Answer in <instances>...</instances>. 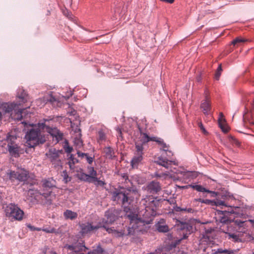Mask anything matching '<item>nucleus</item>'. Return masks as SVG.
<instances>
[{
  "instance_id": "1",
  "label": "nucleus",
  "mask_w": 254,
  "mask_h": 254,
  "mask_svg": "<svg viewBox=\"0 0 254 254\" xmlns=\"http://www.w3.org/2000/svg\"><path fill=\"white\" fill-rule=\"evenodd\" d=\"M124 211L126 212L125 217L129 220V226L127 227V233L125 230H116L114 227H109V224H113L117 219L116 214L112 211H107L105 212V216L106 218H103L99 222L101 225H104L106 228H104L109 234H113L116 237H121L124 236H134L142 231L140 227L142 224L140 218H138V215L132 210L130 207H124Z\"/></svg>"
},
{
  "instance_id": "2",
  "label": "nucleus",
  "mask_w": 254,
  "mask_h": 254,
  "mask_svg": "<svg viewBox=\"0 0 254 254\" xmlns=\"http://www.w3.org/2000/svg\"><path fill=\"white\" fill-rule=\"evenodd\" d=\"M28 95L22 88H19L16 97L19 103H3L0 108L5 113H10L11 118L14 120L21 121L23 118V113L25 109H20L19 106L27 101Z\"/></svg>"
},
{
  "instance_id": "3",
  "label": "nucleus",
  "mask_w": 254,
  "mask_h": 254,
  "mask_svg": "<svg viewBox=\"0 0 254 254\" xmlns=\"http://www.w3.org/2000/svg\"><path fill=\"white\" fill-rule=\"evenodd\" d=\"M48 121L49 120L44 119V123H39L37 125L32 124L30 127L27 129L25 138L29 147L33 148L46 142L45 135L42 132V129H45L46 122Z\"/></svg>"
},
{
  "instance_id": "4",
  "label": "nucleus",
  "mask_w": 254,
  "mask_h": 254,
  "mask_svg": "<svg viewBox=\"0 0 254 254\" xmlns=\"http://www.w3.org/2000/svg\"><path fill=\"white\" fill-rule=\"evenodd\" d=\"M56 188L55 182L50 179L44 180L42 182V190H38L29 189L28 194L32 197L41 199L45 204L50 205L52 203L55 194L53 193V189Z\"/></svg>"
},
{
  "instance_id": "5",
  "label": "nucleus",
  "mask_w": 254,
  "mask_h": 254,
  "mask_svg": "<svg viewBox=\"0 0 254 254\" xmlns=\"http://www.w3.org/2000/svg\"><path fill=\"white\" fill-rule=\"evenodd\" d=\"M5 141L7 142V150L9 155L12 157L17 158L23 153L19 143L18 142L17 137L16 135L7 133L6 136Z\"/></svg>"
},
{
  "instance_id": "6",
  "label": "nucleus",
  "mask_w": 254,
  "mask_h": 254,
  "mask_svg": "<svg viewBox=\"0 0 254 254\" xmlns=\"http://www.w3.org/2000/svg\"><path fill=\"white\" fill-rule=\"evenodd\" d=\"M177 229L180 230V234L183 237L177 238L174 241L172 242L169 245V249L172 250L176 247L182 240L188 237V235L190 234V224L188 222H183L179 221L176 224Z\"/></svg>"
},
{
  "instance_id": "7",
  "label": "nucleus",
  "mask_w": 254,
  "mask_h": 254,
  "mask_svg": "<svg viewBox=\"0 0 254 254\" xmlns=\"http://www.w3.org/2000/svg\"><path fill=\"white\" fill-rule=\"evenodd\" d=\"M133 199L130 192L126 190H117L112 193V200L121 203L125 207H127L126 205L130 204Z\"/></svg>"
},
{
  "instance_id": "8",
  "label": "nucleus",
  "mask_w": 254,
  "mask_h": 254,
  "mask_svg": "<svg viewBox=\"0 0 254 254\" xmlns=\"http://www.w3.org/2000/svg\"><path fill=\"white\" fill-rule=\"evenodd\" d=\"M140 203L144 206L146 212L153 216L156 214L157 208L159 206L160 202L157 197L148 195L142 199Z\"/></svg>"
},
{
  "instance_id": "9",
  "label": "nucleus",
  "mask_w": 254,
  "mask_h": 254,
  "mask_svg": "<svg viewBox=\"0 0 254 254\" xmlns=\"http://www.w3.org/2000/svg\"><path fill=\"white\" fill-rule=\"evenodd\" d=\"M4 211L7 217L18 221L21 220L24 215L23 211L14 203L8 204Z\"/></svg>"
},
{
  "instance_id": "10",
  "label": "nucleus",
  "mask_w": 254,
  "mask_h": 254,
  "mask_svg": "<svg viewBox=\"0 0 254 254\" xmlns=\"http://www.w3.org/2000/svg\"><path fill=\"white\" fill-rule=\"evenodd\" d=\"M135 148L134 155L131 161V165L133 168H137L143 160L144 148L142 147L139 142H135Z\"/></svg>"
},
{
  "instance_id": "11",
  "label": "nucleus",
  "mask_w": 254,
  "mask_h": 254,
  "mask_svg": "<svg viewBox=\"0 0 254 254\" xmlns=\"http://www.w3.org/2000/svg\"><path fill=\"white\" fill-rule=\"evenodd\" d=\"M62 153V150H56L55 148L49 150L48 157L56 168L62 167V162L60 158V155Z\"/></svg>"
},
{
  "instance_id": "12",
  "label": "nucleus",
  "mask_w": 254,
  "mask_h": 254,
  "mask_svg": "<svg viewBox=\"0 0 254 254\" xmlns=\"http://www.w3.org/2000/svg\"><path fill=\"white\" fill-rule=\"evenodd\" d=\"M45 129L52 136L53 140L55 141L56 143L63 140L64 134L57 127H50L49 126L46 124Z\"/></svg>"
},
{
  "instance_id": "13",
  "label": "nucleus",
  "mask_w": 254,
  "mask_h": 254,
  "mask_svg": "<svg viewBox=\"0 0 254 254\" xmlns=\"http://www.w3.org/2000/svg\"><path fill=\"white\" fill-rule=\"evenodd\" d=\"M81 233L82 235L90 233L93 230H96L99 228H106L104 225H101L99 222L96 225H93L91 223L86 222L80 225Z\"/></svg>"
},
{
  "instance_id": "14",
  "label": "nucleus",
  "mask_w": 254,
  "mask_h": 254,
  "mask_svg": "<svg viewBox=\"0 0 254 254\" xmlns=\"http://www.w3.org/2000/svg\"><path fill=\"white\" fill-rule=\"evenodd\" d=\"M137 128L140 133L141 137L135 141V142L140 143L142 147L148 142L150 141H156L158 137L156 136H149L147 133L143 132V128L141 127L140 126L137 124Z\"/></svg>"
},
{
  "instance_id": "15",
  "label": "nucleus",
  "mask_w": 254,
  "mask_h": 254,
  "mask_svg": "<svg viewBox=\"0 0 254 254\" xmlns=\"http://www.w3.org/2000/svg\"><path fill=\"white\" fill-rule=\"evenodd\" d=\"M238 254L235 250L230 249H222V248L218 249L217 250L212 249L211 248H208L203 250V253L201 254Z\"/></svg>"
},
{
  "instance_id": "16",
  "label": "nucleus",
  "mask_w": 254,
  "mask_h": 254,
  "mask_svg": "<svg viewBox=\"0 0 254 254\" xmlns=\"http://www.w3.org/2000/svg\"><path fill=\"white\" fill-rule=\"evenodd\" d=\"M161 190V186L158 182L155 181L151 182L146 187L147 191L151 194L157 193Z\"/></svg>"
},
{
  "instance_id": "17",
  "label": "nucleus",
  "mask_w": 254,
  "mask_h": 254,
  "mask_svg": "<svg viewBox=\"0 0 254 254\" xmlns=\"http://www.w3.org/2000/svg\"><path fill=\"white\" fill-rule=\"evenodd\" d=\"M103 152L104 154L105 158L107 159L113 160L116 157L114 150L110 146L105 147L103 148Z\"/></svg>"
},
{
  "instance_id": "18",
  "label": "nucleus",
  "mask_w": 254,
  "mask_h": 254,
  "mask_svg": "<svg viewBox=\"0 0 254 254\" xmlns=\"http://www.w3.org/2000/svg\"><path fill=\"white\" fill-rule=\"evenodd\" d=\"M121 178L123 181H127L131 185H133V184L136 183L137 184H139V177L137 175H134L131 177L129 179L127 174L123 173L121 174Z\"/></svg>"
},
{
  "instance_id": "19",
  "label": "nucleus",
  "mask_w": 254,
  "mask_h": 254,
  "mask_svg": "<svg viewBox=\"0 0 254 254\" xmlns=\"http://www.w3.org/2000/svg\"><path fill=\"white\" fill-rule=\"evenodd\" d=\"M201 108L205 116H208L211 115V105L209 101L207 100L204 101L201 104Z\"/></svg>"
},
{
  "instance_id": "20",
  "label": "nucleus",
  "mask_w": 254,
  "mask_h": 254,
  "mask_svg": "<svg viewBox=\"0 0 254 254\" xmlns=\"http://www.w3.org/2000/svg\"><path fill=\"white\" fill-rule=\"evenodd\" d=\"M156 162L158 165L164 167L167 169L169 168L170 165L172 163H173L174 164H176L175 161L168 160L166 158H163L162 157H158Z\"/></svg>"
},
{
  "instance_id": "21",
  "label": "nucleus",
  "mask_w": 254,
  "mask_h": 254,
  "mask_svg": "<svg viewBox=\"0 0 254 254\" xmlns=\"http://www.w3.org/2000/svg\"><path fill=\"white\" fill-rule=\"evenodd\" d=\"M17 180L25 183L29 178V172L25 170L18 172Z\"/></svg>"
},
{
  "instance_id": "22",
  "label": "nucleus",
  "mask_w": 254,
  "mask_h": 254,
  "mask_svg": "<svg viewBox=\"0 0 254 254\" xmlns=\"http://www.w3.org/2000/svg\"><path fill=\"white\" fill-rule=\"evenodd\" d=\"M68 157L67 164L69 165L70 170H73L75 168L74 165L79 162L78 160L74 157V155L70 154L67 155Z\"/></svg>"
},
{
  "instance_id": "23",
  "label": "nucleus",
  "mask_w": 254,
  "mask_h": 254,
  "mask_svg": "<svg viewBox=\"0 0 254 254\" xmlns=\"http://www.w3.org/2000/svg\"><path fill=\"white\" fill-rule=\"evenodd\" d=\"M159 145L161 146V149H162L164 151L169 152V154H167L168 156H170L172 155L173 154L171 151L168 150V145L166 144V143L164 142L163 139L158 137L156 140V141Z\"/></svg>"
},
{
  "instance_id": "24",
  "label": "nucleus",
  "mask_w": 254,
  "mask_h": 254,
  "mask_svg": "<svg viewBox=\"0 0 254 254\" xmlns=\"http://www.w3.org/2000/svg\"><path fill=\"white\" fill-rule=\"evenodd\" d=\"M77 154L78 157L81 158V159L85 158L87 162L90 165L93 162L94 156H89L88 153H83L79 151L77 152Z\"/></svg>"
},
{
  "instance_id": "25",
  "label": "nucleus",
  "mask_w": 254,
  "mask_h": 254,
  "mask_svg": "<svg viewBox=\"0 0 254 254\" xmlns=\"http://www.w3.org/2000/svg\"><path fill=\"white\" fill-rule=\"evenodd\" d=\"M223 116L222 113H220V117L218 119V125L222 131L224 133H227L229 130V127L224 125L225 120L222 118Z\"/></svg>"
},
{
  "instance_id": "26",
  "label": "nucleus",
  "mask_w": 254,
  "mask_h": 254,
  "mask_svg": "<svg viewBox=\"0 0 254 254\" xmlns=\"http://www.w3.org/2000/svg\"><path fill=\"white\" fill-rule=\"evenodd\" d=\"M64 216L66 219L74 220L77 217V213L67 209L64 212Z\"/></svg>"
},
{
  "instance_id": "27",
  "label": "nucleus",
  "mask_w": 254,
  "mask_h": 254,
  "mask_svg": "<svg viewBox=\"0 0 254 254\" xmlns=\"http://www.w3.org/2000/svg\"><path fill=\"white\" fill-rule=\"evenodd\" d=\"M87 170L88 173V175H89L90 179L92 180H97V173L93 167L88 166L87 167Z\"/></svg>"
},
{
  "instance_id": "28",
  "label": "nucleus",
  "mask_w": 254,
  "mask_h": 254,
  "mask_svg": "<svg viewBox=\"0 0 254 254\" xmlns=\"http://www.w3.org/2000/svg\"><path fill=\"white\" fill-rule=\"evenodd\" d=\"M77 177L79 180L81 181L87 182H91V181L89 179L90 178L89 177V175L85 173L81 172L78 174Z\"/></svg>"
},
{
  "instance_id": "29",
  "label": "nucleus",
  "mask_w": 254,
  "mask_h": 254,
  "mask_svg": "<svg viewBox=\"0 0 254 254\" xmlns=\"http://www.w3.org/2000/svg\"><path fill=\"white\" fill-rule=\"evenodd\" d=\"M18 172L14 171H10L8 173H7V177L11 181H14L16 180H17Z\"/></svg>"
},
{
  "instance_id": "30",
  "label": "nucleus",
  "mask_w": 254,
  "mask_h": 254,
  "mask_svg": "<svg viewBox=\"0 0 254 254\" xmlns=\"http://www.w3.org/2000/svg\"><path fill=\"white\" fill-rule=\"evenodd\" d=\"M173 210L175 212H190V208H187V207H181L180 206H175L174 207Z\"/></svg>"
},
{
  "instance_id": "31",
  "label": "nucleus",
  "mask_w": 254,
  "mask_h": 254,
  "mask_svg": "<svg viewBox=\"0 0 254 254\" xmlns=\"http://www.w3.org/2000/svg\"><path fill=\"white\" fill-rule=\"evenodd\" d=\"M104 250L101 246H98L95 249L87 252V254H103Z\"/></svg>"
},
{
  "instance_id": "32",
  "label": "nucleus",
  "mask_w": 254,
  "mask_h": 254,
  "mask_svg": "<svg viewBox=\"0 0 254 254\" xmlns=\"http://www.w3.org/2000/svg\"><path fill=\"white\" fill-rule=\"evenodd\" d=\"M191 189L201 192H205L206 190V189L200 185L191 184Z\"/></svg>"
},
{
  "instance_id": "33",
  "label": "nucleus",
  "mask_w": 254,
  "mask_h": 254,
  "mask_svg": "<svg viewBox=\"0 0 254 254\" xmlns=\"http://www.w3.org/2000/svg\"><path fill=\"white\" fill-rule=\"evenodd\" d=\"M196 200L212 206H215V204H216L215 201L210 199H203L201 198H198L197 199H196Z\"/></svg>"
},
{
  "instance_id": "34",
  "label": "nucleus",
  "mask_w": 254,
  "mask_h": 254,
  "mask_svg": "<svg viewBox=\"0 0 254 254\" xmlns=\"http://www.w3.org/2000/svg\"><path fill=\"white\" fill-rule=\"evenodd\" d=\"M191 233L193 232V225H194V230L197 231V225H201L203 224H204L203 223H200L199 220H198L197 219H191Z\"/></svg>"
},
{
  "instance_id": "35",
  "label": "nucleus",
  "mask_w": 254,
  "mask_h": 254,
  "mask_svg": "<svg viewBox=\"0 0 254 254\" xmlns=\"http://www.w3.org/2000/svg\"><path fill=\"white\" fill-rule=\"evenodd\" d=\"M228 238L231 239L235 242H240L241 239L239 238V236L234 233H228Z\"/></svg>"
},
{
  "instance_id": "36",
  "label": "nucleus",
  "mask_w": 254,
  "mask_h": 254,
  "mask_svg": "<svg viewBox=\"0 0 254 254\" xmlns=\"http://www.w3.org/2000/svg\"><path fill=\"white\" fill-rule=\"evenodd\" d=\"M196 124L199 128L200 130L201 131V132L204 134V135H207L208 134V131L206 130L204 127L203 126L202 122L201 121H199L198 120L196 121Z\"/></svg>"
},
{
  "instance_id": "37",
  "label": "nucleus",
  "mask_w": 254,
  "mask_h": 254,
  "mask_svg": "<svg viewBox=\"0 0 254 254\" xmlns=\"http://www.w3.org/2000/svg\"><path fill=\"white\" fill-rule=\"evenodd\" d=\"M159 232H167L169 231V228L167 225H158L157 228Z\"/></svg>"
},
{
  "instance_id": "38",
  "label": "nucleus",
  "mask_w": 254,
  "mask_h": 254,
  "mask_svg": "<svg viewBox=\"0 0 254 254\" xmlns=\"http://www.w3.org/2000/svg\"><path fill=\"white\" fill-rule=\"evenodd\" d=\"M62 176L63 177L64 181L65 183L70 181L71 178L68 176L67 172L66 170L63 171Z\"/></svg>"
},
{
  "instance_id": "39",
  "label": "nucleus",
  "mask_w": 254,
  "mask_h": 254,
  "mask_svg": "<svg viewBox=\"0 0 254 254\" xmlns=\"http://www.w3.org/2000/svg\"><path fill=\"white\" fill-rule=\"evenodd\" d=\"M98 139L99 141H102L106 140V134L102 130H100L98 132Z\"/></svg>"
},
{
  "instance_id": "40",
  "label": "nucleus",
  "mask_w": 254,
  "mask_h": 254,
  "mask_svg": "<svg viewBox=\"0 0 254 254\" xmlns=\"http://www.w3.org/2000/svg\"><path fill=\"white\" fill-rule=\"evenodd\" d=\"M41 230L47 233H56L57 232L56 229L50 227L43 228Z\"/></svg>"
},
{
  "instance_id": "41",
  "label": "nucleus",
  "mask_w": 254,
  "mask_h": 254,
  "mask_svg": "<svg viewBox=\"0 0 254 254\" xmlns=\"http://www.w3.org/2000/svg\"><path fill=\"white\" fill-rule=\"evenodd\" d=\"M247 41V40L241 37H237L232 42V44L234 45H235L238 43H243Z\"/></svg>"
},
{
  "instance_id": "42",
  "label": "nucleus",
  "mask_w": 254,
  "mask_h": 254,
  "mask_svg": "<svg viewBox=\"0 0 254 254\" xmlns=\"http://www.w3.org/2000/svg\"><path fill=\"white\" fill-rule=\"evenodd\" d=\"M229 141L233 144H235V145L239 146L240 145V142L239 141L235 138L234 136L232 135H230L229 136Z\"/></svg>"
},
{
  "instance_id": "43",
  "label": "nucleus",
  "mask_w": 254,
  "mask_h": 254,
  "mask_svg": "<svg viewBox=\"0 0 254 254\" xmlns=\"http://www.w3.org/2000/svg\"><path fill=\"white\" fill-rule=\"evenodd\" d=\"M64 151L66 153H67V154H69L70 153L72 150H73V148L72 147L69 146L68 145V143L66 142V144L64 145Z\"/></svg>"
},
{
  "instance_id": "44",
  "label": "nucleus",
  "mask_w": 254,
  "mask_h": 254,
  "mask_svg": "<svg viewBox=\"0 0 254 254\" xmlns=\"http://www.w3.org/2000/svg\"><path fill=\"white\" fill-rule=\"evenodd\" d=\"M205 192L209 193L210 194V195L211 197H216V196L219 197L220 195L219 192H216V191H211V190H208L207 189H206Z\"/></svg>"
},
{
  "instance_id": "45",
  "label": "nucleus",
  "mask_w": 254,
  "mask_h": 254,
  "mask_svg": "<svg viewBox=\"0 0 254 254\" xmlns=\"http://www.w3.org/2000/svg\"><path fill=\"white\" fill-rule=\"evenodd\" d=\"M44 254H58L54 250L49 249V248H48V249H46V250L44 252Z\"/></svg>"
},
{
  "instance_id": "46",
  "label": "nucleus",
  "mask_w": 254,
  "mask_h": 254,
  "mask_svg": "<svg viewBox=\"0 0 254 254\" xmlns=\"http://www.w3.org/2000/svg\"><path fill=\"white\" fill-rule=\"evenodd\" d=\"M93 180L97 182V183L95 184V185L96 186H100L103 187L106 184V183H105L104 181L99 180L98 178H97V180Z\"/></svg>"
},
{
  "instance_id": "47",
  "label": "nucleus",
  "mask_w": 254,
  "mask_h": 254,
  "mask_svg": "<svg viewBox=\"0 0 254 254\" xmlns=\"http://www.w3.org/2000/svg\"><path fill=\"white\" fill-rule=\"evenodd\" d=\"M27 227L31 230H33V231H40L42 230V228H37V227H35L34 226H32L30 224L28 225H27Z\"/></svg>"
},
{
  "instance_id": "48",
  "label": "nucleus",
  "mask_w": 254,
  "mask_h": 254,
  "mask_svg": "<svg viewBox=\"0 0 254 254\" xmlns=\"http://www.w3.org/2000/svg\"><path fill=\"white\" fill-rule=\"evenodd\" d=\"M199 175H200L199 172L191 171V179L195 178Z\"/></svg>"
},
{
  "instance_id": "49",
  "label": "nucleus",
  "mask_w": 254,
  "mask_h": 254,
  "mask_svg": "<svg viewBox=\"0 0 254 254\" xmlns=\"http://www.w3.org/2000/svg\"><path fill=\"white\" fill-rule=\"evenodd\" d=\"M124 183L125 184V186L128 189H131V187L133 185H131V184L127 181H124Z\"/></svg>"
},
{
  "instance_id": "50",
  "label": "nucleus",
  "mask_w": 254,
  "mask_h": 254,
  "mask_svg": "<svg viewBox=\"0 0 254 254\" xmlns=\"http://www.w3.org/2000/svg\"><path fill=\"white\" fill-rule=\"evenodd\" d=\"M48 101L51 103H53L54 102L56 101V99L54 96L51 95L49 97V98L48 99Z\"/></svg>"
},
{
  "instance_id": "51",
  "label": "nucleus",
  "mask_w": 254,
  "mask_h": 254,
  "mask_svg": "<svg viewBox=\"0 0 254 254\" xmlns=\"http://www.w3.org/2000/svg\"><path fill=\"white\" fill-rule=\"evenodd\" d=\"M117 130V132H118L117 136L118 137H121V139H123V136H122V133L121 129L118 128Z\"/></svg>"
},
{
  "instance_id": "52",
  "label": "nucleus",
  "mask_w": 254,
  "mask_h": 254,
  "mask_svg": "<svg viewBox=\"0 0 254 254\" xmlns=\"http://www.w3.org/2000/svg\"><path fill=\"white\" fill-rule=\"evenodd\" d=\"M155 176L157 178H161L163 177V176L166 175L164 173H158V172H156L154 174Z\"/></svg>"
},
{
  "instance_id": "53",
  "label": "nucleus",
  "mask_w": 254,
  "mask_h": 254,
  "mask_svg": "<svg viewBox=\"0 0 254 254\" xmlns=\"http://www.w3.org/2000/svg\"><path fill=\"white\" fill-rule=\"evenodd\" d=\"M221 75V72L216 71L215 74V78L216 79L218 80Z\"/></svg>"
},
{
  "instance_id": "54",
  "label": "nucleus",
  "mask_w": 254,
  "mask_h": 254,
  "mask_svg": "<svg viewBox=\"0 0 254 254\" xmlns=\"http://www.w3.org/2000/svg\"><path fill=\"white\" fill-rule=\"evenodd\" d=\"M167 200L170 204H173L176 202V200L174 199L171 198L168 199Z\"/></svg>"
},
{
  "instance_id": "55",
  "label": "nucleus",
  "mask_w": 254,
  "mask_h": 254,
  "mask_svg": "<svg viewBox=\"0 0 254 254\" xmlns=\"http://www.w3.org/2000/svg\"><path fill=\"white\" fill-rule=\"evenodd\" d=\"M222 201V200H221L217 199L216 201H215V203H216V204H215V206H220V205L221 201Z\"/></svg>"
},
{
  "instance_id": "56",
  "label": "nucleus",
  "mask_w": 254,
  "mask_h": 254,
  "mask_svg": "<svg viewBox=\"0 0 254 254\" xmlns=\"http://www.w3.org/2000/svg\"><path fill=\"white\" fill-rule=\"evenodd\" d=\"M162 1H165L169 3H172L174 2L175 0H160Z\"/></svg>"
},
{
  "instance_id": "57",
  "label": "nucleus",
  "mask_w": 254,
  "mask_h": 254,
  "mask_svg": "<svg viewBox=\"0 0 254 254\" xmlns=\"http://www.w3.org/2000/svg\"><path fill=\"white\" fill-rule=\"evenodd\" d=\"M222 70V67H221V65L220 64L217 69V71H219V72H221V71Z\"/></svg>"
},
{
  "instance_id": "58",
  "label": "nucleus",
  "mask_w": 254,
  "mask_h": 254,
  "mask_svg": "<svg viewBox=\"0 0 254 254\" xmlns=\"http://www.w3.org/2000/svg\"><path fill=\"white\" fill-rule=\"evenodd\" d=\"M220 205L224 206H227V205L225 203V201H224L223 200L222 201H221Z\"/></svg>"
},
{
  "instance_id": "59",
  "label": "nucleus",
  "mask_w": 254,
  "mask_h": 254,
  "mask_svg": "<svg viewBox=\"0 0 254 254\" xmlns=\"http://www.w3.org/2000/svg\"><path fill=\"white\" fill-rule=\"evenodd\" d=\"M201 77L200 76H198L196 78V80L198 82H199L201 81Z\"/></svg>"
},
{
  "instance_id": "60",
  "label": "nucleus",
  "mask_w": 254,
  "mask_h": 254,
  "mask_svg": "<svg viewBox=\"0 0 254 254\" xmlns=\"http://www.w3.org/2000/svg\"><path fill=\"white\" fill-rule=\"evenodd\" d=\"M77 141V144H78L79 145H81L82 144V142L81 140L78 139Z\"/></svg>"
},
{
  "instance_id": "61",
  "label": "nucleus",
  "mask_w": 254,
  "mask_h": 254,
  "mask_svg": "<svg viewBox=\"0 0 254 254\" xmlns=\"http://www.w3.org/2000/svg\"><path fill=\"white\" fill-rule=\"evenodd\" d=\"M72 93L71 92V93H70V96H71V95H72Z\"/></svg>"
},
{
  "instance_id": "62",
  "label": "nucleus",
  "mask_w": 254,
  "mask_h": 254,
  "mask_svg": "<svg viewBox=\"0 0 254 254\" xmlns=\"http://www.w3.org/2000/svg\"><path fill=\"white\" fill-rule=\"evenodd\" d=\"M178 171H177V172H176V173H179V172H178Z\"/></svg>"
},
{
  "instance_id": "63",
  "label": "nucleus",
  "mask_w": 254,
  "mask_h": 254,
  "mask_svg": "<svg viewBox=\"0 0 254 254\" xmlns=\"http://www.w3.org/2000/svg\"><path fill=\"white\" fill-rule=\"evenodd\" d=\"M224 196H225V197H227V195L225 194Z\"/></svg>"
}]
</instances>
